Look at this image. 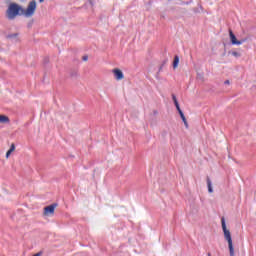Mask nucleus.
I'll return each instance as SVG.
<instances>
[{
	"label": "nucleus",
	"instance_id": "nucleus-1",
	"mask_svg": "<svg viewBox=\"0 0 256 256\" xmlns=\"http://www.w3.org/2000/svg\"><path fill=\"white\" fill-rule=\"evenodd\" d=\"M35 11H37V2L32 0L29 2L27 9H23L17 3H11L6 10V17L9 21H13L18 15H24V17H33L35 15Z\"/></svg>",
	"mask_w": 256,
	"mask_h": 256
},
{
	"label": "nucleus",
	"instance_id": "nucleus-2",
	"mask_svg": "<svg viewBox=\"0 0 256 256\" xmlns=\"http://www.w3.org/2000/svg\"><path fill=\"white\" fill-rule=\"evenodd\" d=\"M221 227L224 234V239L228 243L229 255L235 256V249L233 245L232 235L229 229H227L225 218H221Z\"/></svg>",
	"mask_w": 256,
	"mask_h": 256
},
{
	"label": "nucleus",
	"instance_id": "nucleus-3",
	"mask_svg": "<svg viewBox=\"0 0 256 256\" xmlns=\"http://www.w3.org/2000/svg\"><path fill=\"white\" fill-rule=\"evenodd\" d=\"M172 100H173V102L175 104V107H176V109H177V111H178V113H179V115H180V117H181L185 127L189 128V123L187 122V119L185 118V114H184L183 110L180 107V104L178 102V99H177L176 95H174V94L172 95Z\"/></svg>",
	"mask_w": 256,
	"mask_h": 256
},
{
	"label": "nucleus",
	"instance_id": "nucleus-4",
	"mask_svg": "<svg viewBox=\"0 0 256 256\" xmlns=\"http://www.w3.org/2000/svg\"><path fill=\"white\" fill-rule=\"evenodd\" d=\"M55 209H57V203L44 207L43 216L53 217V215H55Z\"/></svg>",
	"mask_w": 256,
	"mask_h": 256
},
{
	"label": "nucleus",
	"instance_id": "nucleus-5",
	"mask_svg": "<svg viewBox=\"0 0 256 256\" xmlns=\"http://www.w3.org/2000/svg\"><path fill=\"white\" fill-rule=\"evenodd\" d=\"M229 38L232 45L240 46L245 43L246 39L238 40L232 30H229Z\"/></svg>",
	"mask_w": 256,
	"mask_h": 256
},
{
	"label": "nucleus",
	"instance_id": "nucleus-6",
	"mask_svg": "<svg viewBox=\"0 0 256 256\" xmlns=\"http://www.w3.org/2000/svg\"><path fill=\"white\" fill-rule=\"evenodd\" d=\"M112 73L114 74L116 80H122L123 78H125V75H123V71L121 69H113Z\"/></svg>",
	"mask_w": 256,
	"mask_h": 256
},
{
	"label": "nucleus",
	"instance_id": "nucleus-7",
	"mask_svg": "<svg viewBox=\"0 0 256 256\" xmlns=\"http://www.w3.org/2000/svg\"><path fill=\"white\" fill-rule=\"evenodd\" d=\"M179 63H180V58H179V56L174 57L173 68H174V69L178 68Z\"/></svg>",
	"mask_w": 256,
	"mask_h": 256
},
{
	"label": "nucleus",
	"instance_id": "nucleus-8",
	"mask_svg": "<svg viewBox=\"0 0 256 256\" xmlns=\"http://www.w3.org/2000/svg\"><path fill=\"white\" fill-rule=\"evenodd\" d=\"M9 121L10 120H9V118L7 116L0 114V124L1 123H9Z\"/></svg>",
	"mask_w": 256,
	"mask_h": 256
},
{
	"label": "nucleus",
	"instance_id": "nucleus-9",
	"mask_svg": "<svg viewBox=\"0 0 256 256\" xmlns=\"http://www.w3.org/2000/svg\"><path fill=\"white\" fill-rule=\"evenodd\" d=\"M207 184H208V191L210 193H213L212 182H211L210 178H207Z\"/></svg>",
	"mask_w": 256,
	"mask_h": 256
},
{
	"label": "nucleus",
	"instance_id": "nucleus-10",
	"mask_svg": "<svg viewBox=\"0 0 256 256\" xmlns=\"http://www.w3.org/2000/svg\"><path fill=\"white\" fill-rule=\"evenodd\" d=\"M232 56L241 57V54L239 52H232Z\"/></svg>",
	"mask_w": 256,
	"mask_h": 256
},
{
	"label": "nucleus",
	"instance_id": "nucleus-11",
	"mask_svg": "<svg viewBox=\"0 0 256 256\" xmlns=\"http://www.w3.org/2000/svg\"><path fill=\"white\" fill-rule=\"evenodd\" d=\"M9 151L12 153H13V151H15V144H11Z\"/></svg>",
	"mask_w": 256,
	"mask_h": 256
},
{
	"label": "nucleus",
	"instance_id": "nucleus-12",
	"mask_svg": "<svg viewBox=\"0 0 256 256\" xmlns=\"http://www.w3.org/2000/svg\"><path fill=\"white\" fill-rule=\"evenodd\" d=\"M11 153H12V152H10L9 150L7 151V153H6L7 159H9V156L11 155Z\"/></svg>",
	"mask_w": 256,
	"mask_h": 256
},
{
	"label": "nucleus",
	"instance_id": "nucleus-13",
	"mask_svg": "<svg viewBox=\"0 0 256 256\" xmlns=\"http://www.w3.org/2000/svg\"><path fill=\"white\" fill-rule=\"evenodd\" d=\"M224 84H225V85H230V81H229V80H225V81H224Z\"/></svg>",
	"mask_w": 256,
	"mask_h": 256
},
{
	"label": "nucleus",
	"instance_id": "nucleus-14",
	"mask_svg": "<svg viewBox=\"0 0 256 256\" xmlns=\"http://www.w3.org/2000/svg\"><path fill=\"white\" fill-rule=\"evenodd\" d=\"M88 60V56H83V61H87Z\"/></svg>",
	"mask_w": 256,
	"mask_h": 256
},
{
	"label": "nucleus",
	"instance_id": "nucleus-15",
	"mask_svg": "<svg viewBox=\"0 0 256 256\" xmlns=\"http://www.w3.org/2000/svg\"><path fill=\"white\" fill-rule=\"evenodd\" d=\"M43 1H45V0H39L40 3H43Z\"/></svg>",
	"mask_w": 256,
	"mask_h": 256
},
{
	"label": "nucleus",
	"instance_id": "nucleus-16",
	"mask_svg": "<svg viewBox=\"0 0 256 256\" xmlns=\"http://www.w3.org/2000/svg\"><path fill=\"white\" fill-rule=\"evenodd\" d=\"M208 256H211V254H209Z\"/></svg>",
	"mask_w": 256,
	"mask_h": 256
}]
</instances>
